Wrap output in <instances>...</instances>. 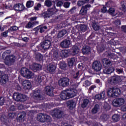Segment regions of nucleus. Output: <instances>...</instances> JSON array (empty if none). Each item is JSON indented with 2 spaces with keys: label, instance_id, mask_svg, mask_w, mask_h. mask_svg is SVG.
<instances>
[{
  "label": "nucleus",
  "instance_id": "nucleus-1",
  "mask_svg": "<svg viewBox=\"0 0 126 126\" xmlns=\"http://www.w3.org/2000/svg\"><path fill=\"white\" fill-rule=\"evenodd\" d=\"M53 39L52 36L47 35L43 38V41L37 46L38 51H47L51 48Z\"/></svg>",
  "mask_w": 126,
  "mask_h": 126
},
{
  "label": "nucleus",
  "instance_id": "nucleus-2",
  "mask_svg": "<svg viewBox=\"0 0 126 126\" xmlns=\"http://www.w3.org/2000/svg\"><path fill=\"white\" fill-rule=\"evenodd\" d=\"M77 95V92L73 89H68L62 92L60 94L61 100H68Z\"/></svg>",
  "mask_w": 126,
  "mask_h": 126
},
{
  "label": "nucleus",
  "instance_id": "nucleus-3",
  "mask_svg": "<svg viewBox=\"0 0 126 126\" xmlns=\"http://www.w3.org/2000/svg\"><path fill=\"white\" fill-rule=\"evenodd\" d=\"M7 54H10V51L6 50L4 52L2 55V59H4V63L6 65H13L15 63V56L14 55H6Z\"/></svg>",
  "mask_w": 126,
  "mask_h": 126
},
{
  "label": "nucleus",
  "instance_id": "nucleus-4",
  "mask_svg": "<svg viewBox=\"0 0 126 126\" xmlns=\"http://www.w3.org/2000/svg\"><path fill=\"white\" fill-rule=\"evenodd\" d=\"M37 120L40 123H49L51 122V116L44 113H39L37 115Z\"/></svg>",
  "mask_w": 126,
  "mask_h": 126
},
{
  "label": "nucleus",
  "instance_id": "nucleus-5",
  "mask_svg": "<svg viewBox=\"0 0 126 126\" xmlns=\"http://www.w3.org/2000/svg\"><path fill=\"white\" fill-rule=\"evenodd\" d=\"M55 10H56V6L52 8H50L47 9V11H45L41 14V16L44 18H50L51 16L54 15L55 13Z\"/></svg>",
  "mask_w": 126,
  "mask_h": 126
},
{
  "label": "nucleus",
  "instance_id": "nucleus-6",
  "mask_svg": "<svg viewBox=\"0 0 126 126\" xmlns=\"http://www.w3.org/2000/svg\"><path fill=\"white\" fill-rule=\"evenodd\" d=\"M21 74L26 78H31L34 75V73L26 67H23L21 70Z\"/></svg>",
  "mask_w": 126,
  "mask_h": 126
},
{
  "label": "nucleus",
  "instance_id": "nucleus-7",
  "mask_svg": "<svg viewBox=\"0 0 126 126\" xmlns=\"http://www.w3.org/2000/svg\"><path fill=\"white\" fill-rule=\"evenodd\" d=\"M13 98H15V100L17 102H24L27 100V96L21 94H14Z\"/></svg>",
  "mask_w": 126,
  "mask_h": 126
},
{
  "label": "nucleus",
  "instance_id": "nucleus-8",
  "mask_svg": "<svg viewBox=\"0 0 126 126\" xmlns=\"http://www.w3.org/2000/svg\"><path fill=\"white\" fill-rule=\"evenodd\" d=\"M124 103H125V99L123 98H117L115 99L112 101V105L113 107L118 108L119 107H121V106H123Z\"/></svg>",
  "mask_w": 126,
  "mask_h": 126
},
{
  "label": "nucleus",
  "instance_id": "nucleus-9",
  "mask_svg": "<svg viewBox=\"0 0 126 126\" xmlns=\"http://www.w3.org/2000/svg\"><path fill=\"white\" fill-rule=\"evenodd\" d=\"M58 84L62 87H67L69 85V79L67 77L62 78L59 80Z\"/></svg>",
  "mask_w": 126,
  "mask_h": 126
},
{
  "label": "nucleus",
  "instance_id": "nucleus-10",
  "mask_svg": "<svg viewBox=\"0 0 126 126\" xmlns=\"http://www.w3.org/2000/svg\"><path fill=\"white\" fill-rule=\"evenodd\" d=\"M91 7V5L90 4H87L84 6H82L80 10L79 14L81 16H85L87 14L88 11V8Z\"/></svg>",
  "mask_w": 126,
  "mask_h": 126
},
{
  "label": "nucleus",
  "instance_id": "nucleus-11",
  "mask_svg": "<svg viewBox=\"0 0 126 126\" xmlns=\"http://www.w3.org/2000/svg\"><path fill=\"white\" fill-rule=\"evenodd\" d=\"M13 8L15 11H18L19 12H21V11H23V10L27 9L23 4L20 3L15 4L13 6Z\"/></svg>",
  "mask_w": 126,
  "mask_h": 126
},
{
  "label": "nucleus",
  "instance_id": "nucleus-12",
  "mask_svg": "<svg viewBox=\"0 0 126 126\" xmlns=\"http://www.w3.org/2000/svg\"><path fill=\"white\" fill-rule=\"evenodd\" d=\"M109 81L110 84H118L122 81V79L119 76H113L110 77Z\"/></svg>",
  "mask_w": 126,
  "mask_h": 126
},
{
  "label": "nucleus",
  "instance_id": "nucleus-13",
  "mask_svg": "<svg viewBox=\"0 0 126 126\" xmlns=\"http://www.w3.org/2000/svg\"><path fill=\"white\" fill-rule=\"evenodd\" d=\"M92 67L95 71H100L102 69V64L100 62L94 61L93 63Z\"/></svg>",
  "mask_w": 126,
  "mask_h": 126
},
{
  "label": "nucleus",
  "instance_id": "nucleus-14",
  "mask_svg": "<svg viewBox=\"0 0 126 126\" xmlns=\"http://www.w3.org/2000/svg\"><path fill=\"white\" fill-rule=\"evenodd\" d=\"M48 29V27L43 25H40L34 29V31H35L36 33L39 32L40 33H44L46 30Z\"/></svg>",
  "mask_w": 126,
  "mask_h": 126
},
{
  "label": "nucleus",
  "instance_id": "nucleus-15",
  "mask_svg": "<svg viewBox=\"0 0 126 126\" xmlns=\"http://www.w3.org/2000/svg\"><path fill=\"white\" fill-rule=\"evenodd\" d=\"M31 68L34 72H37L41 70L42 69V65L38 63H33L32 65L30 66Z\"/></svg>",
  "mask_w": 126,
  "mask_h": 126
},
{
  "label": "nucleus",
  "instance_id": "nucleus-16",
  "mask_svg": "<svg viewBox=\"0 0 126 126\" xmlns=\"http://www.w3.org/2000/svg\"><path fill=\"white\" fill-rule=\"evenodd\" d=\"M42 92L40 90H35L33 92V98L37 100H42Z\"/></svg>",
  "mask_w": 126,
  "mask_h": 126
},
{
  "label": "nucleus",
  "instance_id": "nucleus-17",
  "mask_svg": "<svg viewBox=\"0 0 126 126\" xmlns=\"http://www.w3.org/2000/svg\"><path fill=\"white\" fill-rule=\"evenodd\" d=\"M47 95L53 97L54 96V87L53 86H47L45 88Z\"/></svg>",
  "mask_w": 126,
  "mask_h": 126
},
{
  "label": "nucleus",
  "instance_id": "nucleus-18",
  "mask_svg": "<svg viewBox=\"0 0 126 126\" xmlns=\"http://www.w3.org/2000/svg\"><path fill=\"white\" fill-rule=\"evenodd\" d=\"M53 117L57 119H61L63 117V111L59 109H55L53 111Z\"/></svg>",
  "mask_w": 126,
  "mask_h": 126
},
{
  "label": "nucleus",
  "instance_id": "nucleus-19",
  "mask_svg": "<svg viewBox=\"0 0 126 126\" xmlns=\"http://www.w3.org/2000/svg\"><path fill=\"white\" fill-rule=\"evenodd\" d=\"M70 45V40H68V39H65L61 42L60 44L61 47L63 48L67 49Z\"/></svg>",
  "mask_w": 126,
  "mask_h": 126
},
{
  "label": "nucleus",
  "instance_id": "nucleus-20",
  "mask_svg": "<svg viewBox=\"0 0 126 126\" xmlns=\"http://www.w3.org/2000/svg\"><path fill=\"white\" fill-rule=\"evenodd\" d=\"M22 85L24 87V89L28 90H30L32 87L31 83L29 80H26L23 81Z\"/></svg>",
  "mask_w": 126,
  "mask_h": 126
},
{
  "label": "nucleus",
  "instance_id": "nucleus-21",
  "mask_svg": "<svg viewBox=\"0 0 126 126\" xmlns=\"http://www.w3.org/2000/svg\"><path fill=\"white\" fill-rule=\"evenodd\" d=\"M115 71V67L111 66L109 67H105L103 69V73L104 74H111Z\"/></svg>",
  "mask_w": 126,
  "mask_h": 126
},
{
  "label": "nucleus",
  "instance_id": "nucleus-22",
  "mask_svg": "<svg viewBox=\"0 0 126 126\" xmlns=\"http://www.w3.org/2000/svg\"><path fill=\"white\" fill-rule=\"evenodd\" d=\"M19 116H17L16 118L17 121L19 123H20L26 117V112L25 111H22L21 112H19L18 114Z\"/></svg>",
  "mask_w": 126,
  "mask_h": 126
},
{
  "label": "nucleus",
  "instance_id": "nucleus-23",
  "mask_svg": "<svg viewBox=\"0 0 126 126\" xmlns=\"http://www.w3.org/2000/svg\"><path fill=\"white\" fill-rule=\"evenodd\" d=\"M67 108L69 110H73L75 108V102L73 100H69L66 102Z\"/></svg>",
  "mask_w": 126,
  "mask_h": 126
},
{
  "label": "nucleus",
  "instance_id": "nucleus-24",
  "mask_svg": "<svg viewBox=\"0 0 126 126\" xmlns=\"http://www.w3.org/2000/svg\"><path fill=\"white\" fill-rule=\"evenodd\" d=\"M82 52L83 55H89V53H91V48L87 45H85L83 47Z\"/></svg>",
  "mask_w": 126,
  "mask_h": 126
},
{
  "label": "nucleus",
  "instance_id": "nucleus-25",
  "mask_svg": "<svg viewBox=\"0 0 126 126\" xmlns=\"http://www.w3.org/2000/svg\"><path fill=\"white\" fill-rule=\"evenodd\" d=\"M105 93L106 92L105 91H103L99 94H96L94 96V98L96 100H102V99H104V98L106 97Z\"/></svg>",
  "mask_w": 126,
  "mask_h": 126
},
{
  "label": "nucleus",
  "instance_id": "nucleus-26",
  "mask_svg": "<svg viewBox=\"0 0 126 126\" xmlns=\"http://www.w3.org/2000/svg\"><path fill=\"white\" fill-rule=\"evenodd\" d=\"M99 110H100V105L98 104H95L92 109L91 113L93 115H95V114H97L99 112Z\"/></svg>",
  "mask_w": 126,
  "mask_h": 126
},
{
  "label": "nucleus",
  "instance_id": "nucleus-27",
  "mask_svg": "<svg viewBox=\"0 0 126 126\" xmlns=\"http://www.w3.org/2000/svg\"><path fill=\"white\" fill-rule=\"evenodd\" d=\"M56 65L52 63H50L48 66L47 68V70L49 71V72H50V73H53V72H55L56 70Z\"/></svg>",
  "mask_w": 126,
  "mask_h": 126
},
{
  "label": "nucleus",
  "instance_id": "nucleus-28",
  "mask_svg": "<svg viewBox=\"0 0 126 126\" xmlns=\"http://www.w3.org/2000/svg\"><path fill=\"white\" fill-rule=\"evenodd\" d=\"M8 81V75L6 74L2 75L0 78V82L2 84H5Z\"/></svg>",
  "mask_w": 126,
  "mask_h": 126
},
{
  "label": "nucleus",
  "instance_id": "nucleus-29",
  "mask_svg": "<svg viewBox=\"0 0 126 126\" xmlns=\"http://www.w3.org/2000/svg\"><path fill=\"white\" fill-rule=\"evenodd\" d=\"M59 67L62 70H66V68H67V64L64 61L60 62L59 63Z\"/></svg>",
  "mask_w": 126,
  "mask_h": 126
},
{
  "label": "nucleus",
  "instance_id": "nucleus-30",
  "mask_svg": "<svg viewBox=\"0 0 126 126\" xmlns=\"http://www.w3.org/2000/svg\"><path fill=\"white\" fill-rule=\"evenodd\" d=\"M61 58H67L69 56V50H63L60 51Z\"/></svg>",
  "mask_w": 126,
  "mask_h": 126
},
{
  "label": "nucleus",
  "instance_id": "nucleus-31",
  "mask_svg": "<svg viewBox=\"0 0 126 126\" xmlns=\"http://www.w3.org/2000/svg\"><path fill=\"white\" fill-rule=\"evenodd\" d=\"M67 33V31L65 30H62L58 32L57 34V38H63L64 36H65V34Z\"/></svg>",
  "mask_w": 126,
  "mask_h": 126
},
{
  "label": "nucleus",
  "instance_id": "nucleus-32",
  "mask_svg": "<svg viewBox=\"0 0 126 126\" xmlns=\"http://www.w3.org/2000/svg\"><path fill=\"white\" fill-rule=\"evenodd\" d=\"M115 97H119L121 95V89L120 88H112Z\"/></svg>",
  "mask_w": 126,
  "mask_h": 126
},
{
  "label": "nucleus",
  "instance_id": "nucleus-33",
  "mask_svg": "<svg viewBox=\"0 0 126 126\" xmlns=\"http://www.w3.org/2000/svg\"><path fill=\"white\" fill-rule=\"evenodd\" d=\"M43 58L44 56L41 54L39 53H35V61H37V62H42Z\"/></svg>",
  "mask_w": 126,
  "mask_h": 126
},
{
  "label": "nucleus",
  "instance_id": "nucleus-34",
  "mask_svg": "<svg viewBox=\"0 0 126 126\" xmlns=\"http://www.w3.org/2000/svg\"><path fill=\"white\" fill-rule=\"evenodd\" d=\"M52 3L54 4V6H56V2L55 1H51V0H46L44 2V4L45 6L47 7H51L52 6Z\"/></svg>",
  "mask_w": 126,
  "mask_h": 126
},
{
  "label": "nucleus",
  "instance_id": "nucleus-35",
  "mask_svg": "<svg viewBox=\"0 0 126 126\" xmlns=\"http://www.w3.org/2000/svg\"><path fill=\"white\" fill-rule=\"evenodd\" d=\"M79 31L80 32H85L87 30V26L84 24H80L78 26Z\"/></svg>",
  "mask_w": 126,
  "mask_h": 126
},
{
  "label": "nucleus",
  "instance_id": "nucleus-36",
  "mask_svg": "<svg viewBox=\"0 0 126 126\" xmlns=\"http://www.w3.org/2000/svg\"><path fill=\"white\" fill-rule=\"evenodd\" d=\"M68 62V65L69 67H72L73 66V64H74V63H75V58H69L67 60Z\"/></svg>",
  "mask_w": 126,
  "mask_h": 126
},
{
  "label": "nucleus",
  "instance_id": "nucleus-37",
  "mask_svg": "<svg viewBox=\"0 0 126 126\" xmlns=\"http://www.w3.org/2000/svg\"><path fill=\"white\" fill-rule=\"evenodd\" d=\"M53 57L56 60H60L61 58V51H55L53 53Z\"/></svg>",
  "mask_w": 126,
  "mask_h": 126
},
{
  "label": "nucleus",
  "instance_id": "nucleus-38",
  "mask_svg": "<svg viewBox=\"0 0 126 126\" xmlns=\"http://www.w3.org/2000/svg\"><path fill=\"white\" fill-rule=\"evenodd\" d=\"M79 48L77 46H73L72 48V54L73 55H77L79 53Z\"/></svg>",
  "mask_w": 126,
  "mask_h": 126
},
{
  "label": "nucleus",
  "instance_id": "nucleus-39",
  "mask_svg": "<svg viewBox=\"0 0 126 126\" xmlns=\"http://www.w3.org/2000/svg\"><path fill=\"white\" fill-rule=\"evenodd\" d=\"M88 104H89V99L87 98H85L83 100V102L81 104V107L84 109L88 106Z\"/></svg>",
  "mask_w": 126,
  "mask_h": 126
},
{
  "label": "nucleus",
  "instance_id": "nucleus-40",
  "mask_svg": "<svg viewBox=\"0 0 126 126\" xmlns=\"http://www.w3.org/2000/svg\"><path fill=\"white\" fill-rule=\"evenodd\" d=\"M107 56L108 59H112V60H116L117 59V55L114 53L108 52Z\"/></svg>",
  "mask_w": 126,
  "mask_h": 126
},
{
  "label": "nucleus",
  "instance_id": "nucleus-41",
  "mask_svg": "<svg viewBox=\"0 0 126 126\" xmlns=\"http://www.w3.org/2000/svg\"><path fill=\"white\" fill-rule=\"evenodd\" d=\"M102 63H103V65L104 66L105 65H111V63H112V62L110 61L108 59L104 58L102 60Z\"/></svg>",
  "mask_w": 126,
  "mask_h": 126
},
{
  "label": "nucleus",
  "instance_id": "nucleus-42",
  "mask_svg": "<svg viewBox=\"0 0 126 126\" xmlns=\"http://www.w3.org/2000/svg\"><path fill=\"white\" fill-rule=\"evenodd\" d=\"M26 7L27 8H31L34 5V1L31 0L28 1L26 3Z\"/></svg>",
  "mask_w": 126,
  "mask_h": 126
},
{
  "label": "nucleus",
  "instance_id": "nucleus-43",
  "mask_svg": "<svg viewBox=\"0 0 126 126\" xmlns=\"http://www.w3.org/2000/svg\"><path fill=\"white\" fill-rule=\"evenodd\" d=\"M92 26L95 31L100 30V26L97 25V23H96V22H93L92 23Z\"/></svg>",
  "mask_w": 126,
  "mask_h": 126
},
{
  "label": "nucleus",
  "instance_id": "nucleus-44",
  "mask_svg": "<svg viewBox=\"0 0 126 126\" xmlns=\"http://www.w3.org/2000/svg\"><path fill=\"white\" fill-rule=\"evenodd\" d=\"M107 93L108 97H115L114 94V92L113 91V88L108 90Z\"/></svg>",
  "mask_w": 126,
  "mask_h": 126
},
{
  "label": "nucleus",
  "instance_id": "nucleus-45",
  "mask_svg": "<svg viewBox=\"0 0 126 126\" xmlns=\"http://www.w3.org/2000/svg\"><path fill=\"white\" fill-rule=\"evenodd\" d=\"M112 119L114 122H119L120 121V116L118 114H114L112 116Z\"/></svg>",
  "mask_w": 126,
  "mask_h": 126
},
{
  "label": "nucleus",
  "instance_id": "nucleus-46",
  "mask_svg": "<svg viewBox=\"0 0 126 126\" xmlns=\"http://www.w3.org/2000/svg\"><path fill=\"white\" fill-rule=\"evenodd\" d=\"M84 4H86V3L84 0H79L77 2V5L78 7L84 6Z\"/></svg>",
  "mask_w": 126,
  "mask_h": 126
},
{
  "label": "nucleus",
  "instance_id": "nucleus-47",
  "mask_svg": "<svg viewBox=\"0 0 126 126\" xmlns=\"http://www.w3.org/2000/svg\"><path fill=\"white\" fill-rule=\"evenodd\" d=\"M108 119H109V116L106 114H102L100 116V120H102L103 122H106L108 121Z\"/></svg>",
  "mask_w": 126,
  "mask_h": 126
},
{
  "label": "nucleus",
  "instance_id": "nucleus-48",
  "mask_svg": "<svg viewBox=\"0 0 126 126\" xmlns=\"http://www.w3.org/2000/svg\"><path fill=\"white\" fill-rule=\"evenodd\" d=\"M17 30H18V27L14 26L11 27L10 28L8 29V32H9V33H11V32H13V31H16Z\"/></svg>",
  "mask_w": 126,
  "mask_h": 126
},
{
  "label": "nucleus",
  "instance_id": "nucleus-49",
  "mask_svg": "<svg viewBox=\"0 0 126 126\" xmlns=\"http://www.w3.org/2000/svg\"><path fill=\"white\" fill-rule=\"evenodd\" d=\"M121 7L123 11L126 12V2L125 1H122L121 2Z\"/></svg>",
  "mask_w": 126,
  "mask_h": 126
},
{
  "label": "nucleus",
  "instance_id": "nucleus-50",
  "mask_svg": "<svg viewBox=\"0 0 126 126\" xmlns=\"http://www.w3.org/2000/svg\"><path fill=\"white\" fill-rule=\"evenodd\" d=\"M116 12V10L114 8H110L108 10V13L110 15H112V16H115V12Z\"/></svg>",
  "mask_w": 126,
  "mask_h": 126
},
{
  "label": "nucleus",
  "instance_id": "nucleus-51",
  "mask_svg": "<svg viewBox=\"0 0 126 126\" xmlns=\"http://www.w3.org/2000/svg\"><path fill=\"white\" fill-rule=\"evenodd\" d=\"M68 40H69L70 42H74L75 40H76V38H75V36H74V35L70 34L69 36H68L67 38Z\"/></svg>",
  "mask_w": 126,
  "mask_h": 126
},
{
  "label": "nucleus",
  "instance_id": "nucleus-52",
  "mask_svg": "<svg viewBox=\"0 0 126 126\" xmlns=\"http://www.w3.org/2000/svg\"><path fill=\"white\" fill-rule=\"evenodd\" d=\"M15 116H16V113L10 112L8 114V118H9V119H11V120L14 119Z\"/></svg>",
  "mask_w": 126,
  "mask_h": 126
},
{
  "label": "nucleus",
  "instance_id": "nucleus-53",
  "mask_svg": "<svg viewBox=\"0 0 126 126\" xmlns=\"http://www.w3.org/2000/svg\"><path fill=\"white\" fill-rule=\"evenodd\" d=\"M35 81L37 83H41V82H42V79L41 76H36L35 77Z\"/></svg>",
  "mask_w": 126,
  "mask_h": 126
},
{
  "label": "nucleus",
  "instance_id": "nucleus-54",
  "mask_svg": "<svg viewBox=\"0 0 126 126\" xmlns=\"http://www.w3.org/2000/svg\"><path fill=\"white\" fill-rule=\"evenodd\" d=\"M34 26H33V23L31 22H29L27 25L26 26V28L28 29H30V28H33Z\"/></svg>",
  "mask_w": 126,
  "mask_h": 126
},
{
  "label": "nucleus",
  "instance_id": "nucleus-55",
  "mask_svg": "<svg viewBox=\"0 0 126 126\" xmlns=\"http://www.w3.org/2000/svg\"><path fill=\"white\" fill-rule=\"evenodd\" d=\"M73 79H76V80L79 79V71L76 72V73L73 75Z\"/></svg>",
  "mask_w": 126,
  "mask_h": 126
},
{
  "label": "nucleus",
  "instance_id": "nucleus-56",
  "mask_svg": "<svg viewBox=\"0 0 126 126\" xmlns=\"http://www.w3.org/2000/svg\"><path fill=\"white\" fill-rule=\"evenodd\" d=\"M4 102H5L4 97L2 96H0V106H3V105L4 104Z\"/></svg>",
  "mask_w": 126,
  "mask_h": 126
},
{
  "label": "nucleus",
  "instance_id": "nucleus-57",
  "mask_svg": "<svg viewBox=\"0 0 126 126\" xmlns=\"http://www.w3.org/2000/svg\"><path fill=\"white\" fill-rule=\"evenodd\" d=\"M79 31V30H78V27L75 29H73L72 30V34H74V35H76V34H77L78 33V32Z\"/></svg>",
  "mask_w": 126,
  "mask_h": 126
},
{
  "label": "nucleus",
  "instance_id": "nucleus-58",
  "mask_svg": "<svg viewBox=\"0 0 126 126\" xmlns=\"http://www.w3.org/2000/svg\"><path fill=\"white\" fill-rule=\"evenodd\" d=\"M8 30H7L6 32H3L1 33V36L2 37H4L5 38L7 37V33H9V32H8Z\"/></svg>",
  "mask_w": 126,
  "mask_h": 126
},
{
  "label": "nucleus",
  "instance_id": "nucleus-59",
  "mask_svg": "<svg viewBox=\"0 0 126 126\" xmlns=\"http://www.w3.org/2000/svg\"><path fill=\"white\" fill-rule=\"evenodd\" d=\"M75 11H76V7H75V6L72 7L70 9V10H69V12L71 14L74 13V12H75Z\"/></svg>",
  "mask_w": 126,
  "mask_h": 126
},
{
  "label": "nucleus",
  "instance_id": "nucleus-60",
  "mask_svg": "<svg viewBox=\"0 0 126 126\" xmlns=\"http://www.w3.org/2000/svg\"><path fill=\"white\" fill-rule=\"evenodd\" d=\"M86 4L90 3L91 4H93L95 0H84Z\"/></svg>",
  "mask_w": 126,
  "mask_h": 126
},
{
  "label": "nucleus",
  "instance_id": "nucleus-61",
  "mask_svg": "<svg viewBox=\"0 0 126 126\" xmlns=\"http://www.w3.org/2000/svg\"><path fill=\"white\" fill-rule=\"evenodd\" d=\"M70 6V2H64V7H65V8H68V7H69Z\"/></svg>",
  "mask_w": 126,
  "mask_h": 126
},
{
  "label": "nucleus",
  "instance_id": "nucleus-62",
  "mask_svg": "<svg viewBox=\"0 0 126 126\" xmlns=\"http://www.w3.org/2000/svg\"><path fill=\"white\" fill-rule=\"evenodd\" d=\"M84 84L85 86H90L91 85V82L87 80L85 81Z\"/></svg>",
  "mask_w": 126,
  "mask_h": 126
},
{
  "label": "nucleus",
  "instance_id": "nucleus-63",
  "mask_svg": "<svg viewBox=\"0 0 126 126\" xmlns=\"http://www.w3.org/2000/svg\"><path fill=\"white\" fill-rule=\"evenodd\" d=\"M121 30L122 32L126 33V25H123L121 26Z\"/></svg>",
  "mask_w": 126,
  "mask_h": 126
},
{
  "label": "nucleus",
  "instance_id": "nucleus-64",
  "mask_svg": "<svg viewBox=\"0 0 126 126\" xmlns=\"http://www.w3.org/2000/svg\"><path fill=\"white\" fill-rule=\"evenodd\" d=\"M41 3H38L36 6L34 7V9H35V10H39V8L41 7Z\"/></svg>",
  "mask_w": 126,
  "mask_h": 126
}]
</instances>
